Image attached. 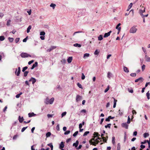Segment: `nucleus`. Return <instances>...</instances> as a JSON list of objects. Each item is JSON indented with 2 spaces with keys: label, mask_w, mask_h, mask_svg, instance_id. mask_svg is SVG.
I'll return each mask as SVG.
<instances>
[{
  "label": "nucleus",
  "mask_w": 150,
  "mask_h": 150,
  "mask_svg": "<svg viewBox=\"0 0 150 150\" xmlns=\"http://www.w3.org/2000/svg\"><path fill=\"white\" fill-rule=\"evenodd\" d=\"M100 142L99 140H97L95 139L94 138H92L89 141V142L91 145L92 144L94 146H96Z\"/></svg>",
  "instance_id": "nucleus-1"
},
{
  "label": "nucleus",
  "mask_w": 150,
  "mask_h": 150,
  "mask_svg": "<svg viewBox=\"0 0 150 150\" xmlns=\"http://www.w3.org/2000/svg\"><path fill=\"white\" fill-rule=\"evenodd\" d=\"M136 27L137 26L134 25L131 28H130L129 31V33H135L137 30Z\"/></svg>",
  "instance_id": "nucleus-2"
},
{
  "label": "nucleus",
  "mask_w": 150,
  "mask_h": 150,
  "mask_svg": "<svg viewBox=\"0 0 150 150\" xmlns=\"http://www.w3.org/2000/svg\"><path fill=\"white\" fill-rule=\"evenodd\" d=\"M20 56L22 58L31 57V56L30 54H28L26 53H22L21 54Z\"/></svg>",
  "instance_id": "nucleus-3"
},
{
  "label": "nucleus",
  "mask_w": 150,
  "mask_h": 150,
  "mask_svg": "<svg viewBox=\"0 0 150 150\" xmlns=\"http://www.w3.org/2000/svg\"><path fill=\"white\" fill-rule=\"evenodd\" d=\"M82 99V96L79 95H76V102L80 101Z\"/></svg>",
  "instance_id": "nucleus-4"
},
{
  "label": "nucleus",
  "mask_w": 150,
  "mask_h": 150,
  "mask_svg": "<svg viewBox=\"0 0 150 150\" xmlns=\"http://www.w3.org/2000/svg\"><path fill=\"white\" fill-rule=\"evenodd\" d=\"M64 142H61L59 146V149L61 150H64L63 148L64 147Z\"/></svg>",
  "instance_id": "nucleus-5"
},
{
  "label": "nucleus",
  "mask_w": 150,
  "mask_h": 150,
  "mask_svg": "<svg viewBox=\"0 0 150 150\" xmlns=\"http://www.w3.org/2000/svg\"><path fill=\"white\" fill-rule=\"evenodd\" d=\"M144 80V79H143V78L141 77L139 78L138 79H136L135 80V82H137L138 81H139L141 83Z\"/></svg>",
  "instance_id": "nucleus-6"
},
{
  "label": "nucleus",
  "mask_w": 150,
  "mask_h": 150,
  "mask_svg": "<svg viewBox=\"0 0 150 150\" xmlns=\"http://www.w3.org/2000/svg\"><path fill=\"white\" fill-rule=\"evenodd\" d=\"M122 126L123 127H124L126 129H128V125L127 123H124L122 124Z\"/></svg>",
  "instance_id": "nucleus-7"
},
{
  "label": "nucleus",
  "mask_w": 150,
  "mask_h": 150,
  "mask_svg": "<svg viewBox=\"0 0 150 150\" xmlns=\"http://www.w3.org/2000/svg\"><path fill=\"white\" fill-rule=\"evenodd\" d=\"M112 31L111 30L110 31L104 34L103 37L104 38H107L112 33Z\"/></svg>",
  "instance_id": "nucleus-8"
},
{
  "label": "nucleus",
  "mask_w": 150,
  "mask_h": 150,
  "mask_svg": "<svg viewBox=\"0 0 150 150\" xmlns=\"http://www.w3.org/2000/svg\"><path fill=\"white\" fill-rule=\"evenodd\" d=\"M56 48V46H52L50 48L47 49V52H50L52 50Z\"/></svg>",
  "instance_id": "nucleus-9"
},
{
  "label": "nucleus",
  "mask_w": 150,
  "mask_h": 150,
  "mask_svg": "<svg viewBox=\"0 0 150 150\" xmlns=\"http://www.w3.org/2000/svg\"><path fill=\"white\" fill-rule=\"evenodd\" d=\"M29 81H32L33 84H34L36 81V79L33 77H31V78L29 80Z\"/></svg>",
  "instance_id": "nucleus-10"
},
{
  "label": "nucleus",
  "mask_w": 150,
  "mask_h": 150,
  "mask_svg": "<svg viewBox=\"0 0 150 150\" xmlns=\"http://www.w3.org/2000/svg\"><path fill=\"white\" fill-rule=\"evenodd\" d=\"M38 65V63L37 62H35L34 64H33L31 68V69H33L35 67H37Z\"/></svg>",
  "instance_id": "nucleus-11"
},
{
  "label": "nucleus",
  "mask_w": 150,
  "mask_h": 150,
  "mask_svg": "<svg viewBox=\"0 0 150 150\" xmlns=\"http://www.w3.org/2000/svg\"><path fill=\"white\" fill-rule=\"evenodd\" d=\"M18 120L20 123H22L24 120L23 117H21L20 116H19Z\"/></svg>",
  "instance_id": "nucleus-12"
},
{
  "label": "nucleus",
  "mask_w": 150,
  "mask_h": 150,
  "mask_svg": "<svg viewBox=\"0 0 150 150\" xmlns=\"http://www.w3.org/2000/svg\"><path fill=\"white\" fill-rule=\"evenodd\" d=\"M72 60V57H69L67 59V62L68 63H70Z\"/></svg>",
  "instance_id": "nucleus-13"
},
{
  "label": "nucleus",
  "mask_w": 150,
  "mask_h": 150,
  "mask_svg": "<svg viewBox=\"0 0 150 150\" xmlns=\"http://www.w3.org/2000/svg\"><path fill=\"white\" fill-rule=\"evenodd\" d=\"M54 100V98L53 97L51 98L50 99H49V104H52L53 103Z\"/></svg>",
  "instance_id": "nucleus-14"
},
{
  "label": "nucleus",
  "mask_w": 150,
  "mask_h": 150,
  "mask_svg": "<svg viewBox=\"0 0 150 150\" xmlns=\"http://www.w3.org/2000/svg\"><path fill=\"white\" fill-rule=\"evenodd\" d=\"M79 144V142L78 140H77L76 142L75 143H74L73 144V146H74L75 147H76Z\"/></svg>",
  "instance_id": "nucleus-15"
},
{
  "label": "nucleus",
  "mask_w": 150,
  "mask_h": 150,
  "mask_svg": "<svg viewBox=\"0 0 150 150\" xmlns=\"http://www.w3.org/2000/svg\"><path fill=\"white\" fill-rule=\"evenodd\" d=\"M29 117H31L35 115V114L33 112L29 113L28 114Z\"/></svg>",
  "instance_id": "nucleus-16"
},
{
  "label": "nucleus",
  "mask_w": 150,
  "mask_h": 150,
  "mask_svg": "<svg viewBox=\"0 0 150 150\" xmlns=\"http://www.w3.org/2000/svg\"><path fill=\"white\" fill-rule=\"evenodd\" d=\"M146 60L147 62H150V57H149L147 55L145 56Z\"/></svg>",
  "instance_id": "nucleus-17"
},
{
  "label": "nucleus",
  "mask_w": 150,
  "mask_h": 150,
  "mask_svg": "<svg viewBox=\"0 0 150 150\" xmlns=\"http://www.w3.org/2000/svg\"><path fill=\"white\" fill-rule=\"evenodd\" d=\"M123 69L124 71L128 73L129 72V70L126 67H124Z\"/></svg>",
  "instance_id": "nucleus-18"
},
{
  "label": "nucleus",
  "mask_w": 150,
  "mask_h": 150,
  "mask_svg": "<svg viewBox=\"0 0 150 150\" xmlns=\"http://www.w3.org/2000/svg\"><path fill=\"white\" fill-rule=\"evenodd\" d=\"M49 99L48 98H47L45 100L44 102L46 104H49Z\"/></svg>",
  "instance_id": "nucleus-19"
},
{
  "label": "nucleus",
  "mask_w": 150,
  "mask_h": 150,
  "mask_svg": "<svg viewBox=\"0 0 150 150\" xmlns=\"http://www.w3.org/2000/svg\"><path fill=\"white\" fill-rule=\"evenodd\" d=\"M21 72V68L20 67H18V71L17 72V76H18L19 75L20 73Z\"/></svg>",
  "instance_id": "nucleus-20"
},
{
  "label": "nucleus",
  "mask_w": 150,
  "mask_h": 150,
  "mask_svg": "<svg viewBox=\"0 0 150 150\" xmlns=\"http://www.w3.org/2000/svg\"><path fill=\"white\" fill-rule=\"evenodd\" d=\"M112 74L110 72L108 73L107 77L109 79H110L112 76Z\"/></svg>",
  "instance_id": "nucleus-21"
},
{
  "label": "nucleus",
  "mask_w": 150,
  "mask_h": 150,
  "mask_svg": "<svg viewBox=\"0 0 150 150\" xmlns=\"http://www.w3.org/2000/svg\"><path fill=\"white\" fill-rule=\"evenodd\" d=\"M108 138V136H106V137H103V141L105 142H107V139Z\"/></svg>",
  "instance_id": "nucleus-22"
},
{
  "label": "nucleus",
  "mask_w": 150,
  "mask_h": 150,
  "mask_svg": "<svg viewBox=\"0 0 150 150\" xmlns=\"http://www.w3.org/2000/svg\"><path fill=\"white\" fill-rule=\"evenodd\" d=\"M74 46L76 47H80L81 46V45L78 43H75L74 44Z\"/></svg>",
  "instance_id": "nucleus-23"
},
{
  "label": "nucleus",
  "mask_w": 150,
  "mask_h": 150,
  "mask_svg": "<svg viewBox=\"0 0 150 150\" xmlns=\"http://www.w3.org/2000/svg\"><path fill=\"white\" fill-rule=\"evenodd\" d=\"M31 28V25H30L27 28V33H29L30 31V30Z\"/></svg>",
  "instance_id": "nucleus-24"
},
{
  "label": "nucleus",
  "mask_w": 150,
  "mask_h": 150,
  "mask_svg": "<svg viewBox=\"0 0 150 150\" xmlns=\"http://www.w3.org/2000/svg\"><path fill=\"white\" fill-rule=\"evenodd\" d=\"M132 6V3H131L128 6V9L127 10V11H128L131 8Z\"/></svg>",
  "instance_id": "nucleus-25"
},
{
  "label": "nucleus",
  "mask_w": 150,
  "mask_h": 150,
  "mask_svg": "<svg viewBox=\"0 0 150 150\" xmlns=\"http://www.w3.org/2000/svg\"><path fill=\"white\" fill-rule=\"evenodd\" d=\"M56 6V4H53V3H52L50 5V6L51 7H52L53 9H54L55 8V7Z\"/></svg>",
  "instance_id": "nucleus-26"
},
{
  "label": "nucleus",
  "mask_w": 150,
  "mask_h": 150,
  "mask_svg": "<svg viewBox=\"0 0 150 150\" xmlns=\"http://www.w3.org/2000/svg\"><path fill=\"white\" fill-rule=\"evenodd\" d=\"M89 56V54L88 53H85L83 55V58H85L86 57H88Z\"/></svg>",
  "instance_id": "nucleus-27"
},
{
  "label": "nucleus",
  "mask_w": 150,
  "mask_h": 150,
  "mask_svg": "<svg viewBox=\"0 0 150 150\" xmlns=\"http://www.w3.org/2000/svg\"><path fill=\"white\" fill-rule=\"evenodd\" d=\"M112 142L113 145H114L115 144V138L114 137H112Z\"/></svg>",
  "instance_id": "nucleus-28"
},
{
  "label": "nucleus",
  "mask_w": 150,
  "mask_h": 150,
  "mask_svg": "<svg viewBox=\"0 0 150 150\" xmlns=\"http://www.w3.org/2000/svg\"><path fill=\"white\" fill-rule=\"evenodd\" d=\"M146 96L147 97V98L148 100L150 99V93H149V91H148L146 93Z\"/></svg>",
  "instance_id": "nucleus-29"
},
{
  "label": "nucleus",
  "mask_w": 150,
  "mask_h": 150,
  "mask_svg": "<svg viewBox=\"0 0 150 150\" xmlns=\"http://www.w3.org/2000/svg\"><path fill=\"white\" fill-rule=\"evenodd\" d=\"M149 134L148 133H145L144 134L143 136L144 138H146L147 137L149 136Z\"/></svg>",
  "instance_id": "nucleus-30"
},
{
  "label": "nucleus",
  "mask_w": 150,
  "mask_h": 150,
  "mask_svg": "<svg viewBox=\"0 0 150 150\" xmlns=\"http://www.w3.org/2000/svg\"><path fill=\"white\" fill-rule=\"evenodd\" d=\"M120 143H118L117 144V150H120Z\"/></svg>",
  "instance_id": "nucleus-31"
},
{
  "label": "nucleus",
  "mask_w": 150,
  "mask_h": 150,
  "mask_svg": "<svg viewBox=\"0 0 150 150\" xmlns=\"http://www.w3.org/2000/svg\"><path fill=\"white\" fill-rule=\"evenodd\" d=\"M48 146H50L51 148V150H53V146L52 143H50L47 145Z\"/></svg>",
  "instance_id": "nucleus-32"
},
{
  "label": "nucleus",
  "mask_w": 150,
  "mask_h": 150,
  "mask_svg": "<svg viewBox=\"0 0 150 150\" xmlns=\"http://www.w3.org/2000/svg\"><path fill=\"white\" fill-rule=\"evenodd\" d=\"M51 135V133L50 132H47L46 134V137H49Z\"/></svg>",
  "instance_id": "nucleus-33"
},
{
  "label": "nucleus",
  "mask_w": 150,
  "mask_h": 150,
  "mask_svg": "<svg viewBox=\"0 0 150 150\" xmlns=\"http://www.w3.org/2000/svg\"><path fill=\"white\" fill-rule=\"evenodd\" d=\"M103 39V36L102 35H100L98 37V40H101Z\"/></svg>",
  "instance_id": "nucleus-34"
},
{
  "label": "nucleus",
  "mask_w": 150,
  "mask_h": 150,
  "mask_svg": "<svg viewBox=\"0 0 150 150\" xmlns=\"http://www.w3.org/2000/svg\"><path fill=\"white\" fill-rule=\"evenodd\" d=\"M111 125V124H108L107 125H105V127L106 128H107L108 127L110 128Z\"/></svg>",
  "instance_id": "nucleus-35"
},
{
  "label": "nucleus",
  "mask_w": 150,
  "mask_h": 150,
  "mask_svg": "<svg viewBox=\"0 0 150 150\" xmlns=\"http://www.w3.org/2000/svg\"><path fill=\"white\" fill-rule=\"evenodd\" d=\"M11 22V21L10 20H8L7 22L6 25L8 26H9L10 25V23Z\"/></svg>",
  "instance_id": "nucleus-36"
},
{
  "label": "nucleus",
  "mask_w": 150,
  "mask_h": 150,
  "mask_svg": "<svg viewBox=\"0 0 150 150\" xmlns=\"http://www.w3.org/2000/svg\"><path fill=\"white\" fill-rule=\"evenodd\" d=\"M5 39L4 37L3 36H0V40L1 41H3Z\"/></svg>",
  "instance_id": "nucleus-37"
},
{
  "label": "nucleus",
  "mask_w": 150,
  "mask_h": 150,
  "mask_svg": "<svg viewBox=\"0 0 150 150\" xmlns=\"http://www.w3.org/2000/svg\"><path fill=\"white\" fill-rule=\"evenodd\" d=\"M28 73L29 72L28 71H24V76L25 77L26 76Z\"/></svg>",
  "instance_id": "nucleus-38"
},
{
  "label": "nucleus",
  "mask_w": 150,
  "mask_h": 150,
  "mask_svg": "<svg viewBox=\"0 0 150 150\" xmlns=\"http://www.w3.org/2000/svg\"><path fill=\"white\" fill-rule=\"evenodd\" d=\"M8 39L10 42H12L13 40V38H12L9 37Z\"/></svg>",
  "instance_id": "nucleus-39"
},
{
  "label": "nucleus",
  "mask_w": 150,
  "mask_h": 150,
  "mask_svg": "<svg viewBox=\"0 0 150 150\" xmlns=\"http://www.w3.org/2000/svg\"><path fill=\"white\" fill-rule=\"evenodd\" d=\"M109 88H110V87H109V86H108L107 88H106V89L104 91V92L105 93H106L107 92L108 90H109Z\"/></svg>",
  "instance_id": "nucleus-40"
},
{
  "label": "nucleus",
  "mask_w": 150,
  "mask_h": 150,
  "mask_svg": "<svg viewBox=\"0 0 150 150\" xmlns=\"http://www.w3.org/2000/svg\"><path fill=\"white\" fill-rule=\"evenodd\" d=\"M70 132V130H67L64 132V134L66 135H67L69 134Z\"/></svg>",
  "instance_id": "nucleus-41"
},
{
  "label": "nucleus",
  "mask_w": 150,
  "mask_h": 150,
  "mask_svg": "<svg viewBox=\"0 0 150 150\" xmlns=\"http://www.w3.org/2000/svg\"><path fill=\"white\" fill-rule=\"evenodd\" d=\"M89 133V131H86L84 132L83 134V136H86Z\"/></svg>",
  "instance_id": "nucleus-42"
},
{
  "label": "nucleus",
  "mask_w": 150,
  "mask_h": 150,
  "mask_svg": "<svg viewBox=\"0 0 150 150\" xmlns=\"http://www.w3.org/2000/svg\"><path fill=\"white\" fill-rule=\"evenodd\" d=\"M145 12V8H144V10H140L139 11V13H142Z\"/></svg>",
  "instance_id": "nucleus-43"
},
{
  "label": "nucleus",
  "mask_w": 150,
  "mask_h": 150,
  "mask_svg": "<svg viewBox=\"0 0 150 150\" xmlns=\"http://www.w3.org/2000/svg\"><path fill=\"white\" fill-rule=\"evenodd\" d=\"M130 122V117H129V116H128V119L127 121V124H129Z\"/></svg>",
  "instance_id": "nucleus-44"
},
{
  "label": "nucleus",
  "mask_w": 150,
  "mask_h": 150,
  "mask_svg": "<svg viewBox=\"0 0 150 150\" xmlns=\"http://www.w3.org/2000/svg\"><path fill=\"white\" fill-rule=\"evenodd\" d=\"M67 114V112H64L62 113V117H63L64 116H65Z\"/></svg>",
  "instance_id": "nucleus-45"
},
{
  "label": "nucleus",
  "mask_w": 150,
  "mask_h": 150,
  "mask_svg": "<svg viewBox=\"0 0 150 150\" xmlns=\"http://www.w3.org/2000/svg\"><path fill=\"white\" fill-rule=\"evenodd\" d=\"M130 75L132 77H135L136 76V74L135 73H132L130 74Z\"/></svg>",
  "instance_id": "nucleus-46"
},
{
  "label": "nucleus",
  "mask_w": 150,
  "mask_h": 150,
  "mask_svg": "<svg viewBox=\"0 0 150 150\" xmlns=\"http://www.w3.org/2000/svg\"><path fill=\"white\" fill-rule=\"evenodd\" d=\"M78 131H76L73 134V136L74 137H75L78 134Z\"/></svg>",
  "instance_id": "nucleus-47"
},
{
  "label": "nucleus",
  "mask_w": 150,
  "mask_h": 150,
  "mask_svg": "<svg viewBox=\"0 0 150 150\" xmlns=\"http://www.w3.org/2000/svg\"><path fill=\"white\" fill-rule=\"evenodd\" d=\"M99 53V52H98L97 50H96L94 52V54L95 55H98Z\"/></svg>",
  "instance_id": "nucleus-48"
},
{
  "label": "nucleus",
  "mask_w": 150,
  "mask_h": 150,
  "mask_svg": "<svg viewBox=\"0 0 150 150\" xmlns=\"http://www.w3.org/2000/svg\"><path fill=\"white\" fill-rule=\"evenodd\" d=\"M77 85L80 88H82V87L81 84L79 83H77Z\"/></svg>",
  "instance_id": "nucleus-49"
},
{
  "label": "nucleus",
  "mask_w": 150,
  "mask_h": 150,
  "mask_svg": "<svg viewBox=\"0 0 150 150\" xmlns=\"http://www.w3.org/2000/svg\"><path fill=\"white\" fill-rule=\"evenodd\" d=\"M116 28L118 30L120 31L121 28L117 25L116 26Z\"/></svg>",
  "instance_id": "nucleus-50"
},
{
  "label": "nucleus",
  "mask_w": 150,
  "mask_h": 150,
  "mask_svg": "<svg viewBox=\"0 0 150 150\" xmlns=\"http://www.w3.org/2000/svg\"><path fill=\"white\" fill-rule=\"evenodd\" d=\"M27 127H23L21 129V132H23L27 128Z\"/></svg>",
  "instance_id": "nucleus-51"
},
{
  "label": "nucleus",
  "mask_w": 150,
  "mask_h": 150,
  "mask_svg": "<svg viewBox=\"0 0 150 150\" xmlns=\"http://www.w3.org/2000/svg\"><path fill=\"white\" fill-rule=\"evenodd\" d=\"M45 33L44 31H42L40 32V35H44L45 34Z\"/></svg>",
  "instance_id": "nucleus-52"
},
{
  "label": "nucleus",
  "mask_w": 150,
  "mask_h": 150,
  "mask_svg": "<svg viewBox=\"0 0 150 150\" xmlns=\"http://www.w3.org/2000/svg\"><path fill=\"white\" fill-rule=\"evenodd\" d=\"M142 71H144V70L145 69V65L144 64H143L142 67Z\"/></svg>",
  "instance_id": "nucleus-53"
},
{
  "label": "nucleus",
  "mask_w": 150,
  "mask_h": 150,
  "mask_svg": "<svg viewBox=\"0 0 150 150\" xmlns=\"http://www.w3.org/2000/svg\"><path fill=\"white\" fill-rule=\"evenodd\" d=\"M19 38H17L15 40V42L16 43H17L19 41Z\"/></svg>",
  "instance_id": "nucleus-54"
},
{
  "label": "nucleus",
  "mask_w": 150,
  "mask_h": 150,
  "mask_svg": "<svg viewBox=\"0 0 150 150\" xmlns=\"http://www.w3.org/2000/svg\"><path fill=\"white\" fill-rule=\"evenodd\" d=\"M27 68H28V67L26 66L24 67L23 69L22 70V71L24 72L25 71V70L27 69Z\"/></svg>",
  "instance_id": "nucleus-55"
},
{
  "label": "nucleus",
  "mask_w": 150,
  "mask_h": 150,
  "mask_svg": "<svg viewBox=\"0 0 150 150\" xmlns=\"http://www.w3.org/2000/svg\"><path fill=\"white\" fill-rule=\"evenodd\" d=\"M80 112H81V113H85L86 112V110L85 109H83V110H81L80 111Z\"/></svg>",
  "instance_id": "nucleus-56"
},
{
  "label": "nucleus",
  "mask_w": 150,
  "mask_h": 150,
  "mask_svg": "<svg viewBox=\"0 0 150 150\" xmlns=\"http://www.w3.org/2000/svg\"><path fill=\"white\" fill-rule=\"evenodd\" d=\"M56 128L57 130V131H59V130L60 129H59V124H58L57 125V126L56 127Z\"/></svg>",
  "instance_id": "nucleus-57"
},
{
  "label": "nucleus",
  "mask_w": 150,
  "mask_h": 150,
  "mask_svg": "<svg viewBox=\"0 0 150 150\" xmlns=\"http://www.w3.org/2000/svg\"><path fill=\"white\" fill-rule=\"evenodd\" d=\"M94 136H95V137H97L98 136V134L97 132H95L94 133Z\"/></svg>",
  "instance_id": "nucleus-58"
},
{
  "label": "nucleus",
  "mask_w": 150,
  "mask_h": 150,
  "mask_svg": "<svg viewBox=\"0 0 150 150\" xmlns=\"http://www.w3.org/2000/svg\"><path fill=\"white\" fill-rule=\"evenodd\" d=\"M132 12V16L133 17L134 16V10L132 9L130 11H129V13Z\"/></svg>",
  "instance_id": "nucleus-59"
},
{
  "label": "nucleus",
  "mask_w": 150,
  "mask_h": 150,
  "mask_svg": "<svg viewBox=\"0 0 150 150\" xmlns=\"http://www.w3.org/2000/svg\"><path fill=\"white\" fill-rule=\"evenodd\" d=\"M85 78V76L84 75L83 73H82V76H81V79L82 80H83Z\"/></svg>",
  "instance_id": "nucleus-60"
},
{
  "label": "nucleus",
  "mask_w": 150,
  "mask_h": 150,
  "mask_svg": "<svg viewBox=\"0 0 150 150\" xmlns=\"http://www.w3.org/2000/svg\"><path fill=\"white\" fill-rule=\"evenodd\" d=\"M28 39V37H27L26 38L23 39V42H26L27 41Z\"/></svg>",
  "instance_id": "nucleus-61"
},
{
  "label": "nucleus",
  "mask_w": 150,
  "mask_h": 150,
  "mask_svg": "<svg viewBox=\"0 0 150 150\" xmlns=\"http://www.w3.org/2000/svg\"><path fill=\"white\" fill-rule=\"evenodd\" d=\"M142 50H143L144 52V53L145 54H146V50L143 47H142Z\"/></svg>",
  "instance_id": "nucleus-62"
},
{
  "label": "nucleus",
  "mask_w": 150,
  "mask_h": 150,
  "mask_svg": "<svg viewBox=\"0 0 150 150\" xmlns=\"http://www.w3.org/2000/svg\"><path fill=\"white\" fill-rule=\"evenodd\" d=\"M53 116V115H50L49 114H48L47 115V116L48 118H49L50 117H52Z\"/></svg>",
  "instance_id": "nucleus-63"
},
{
  "label": "nucleus",
  "mask_w": 150,
  "mask_h": 150,
  "mask_svg": "<svg viewBox=\"0 0 150 150\" xmlns=\"http://www.w3.org/2000/svg\"><path fill=\"white\" fill-rule=\"evenodd\" d=\"M4 16V14L3 13L1 12L0 13V17L2 18Z\"/></svg>",
  "instance_id": "nucleus-64"
}]
</instances>
